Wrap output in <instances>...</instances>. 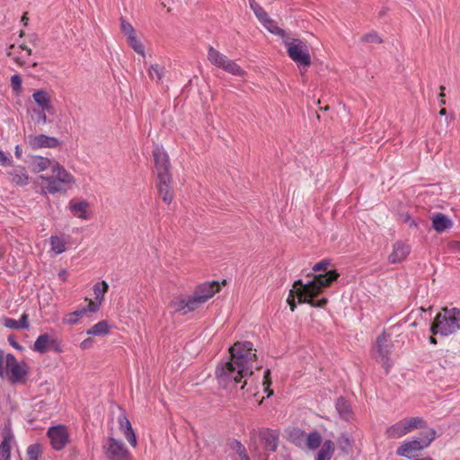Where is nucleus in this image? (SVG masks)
Masks as SVG:
<instances>
[{"instance_id": "f257e3e1", "label": "nucleus", "mask_w": 460, "mask_h": 460, "mask_svg": "<svg viewBox=\"0 0 460 460\" xmlns=\"http://www.w3.org/2000/svg\"><path fill=\"white\" fill-rule=\"evenodd\" d=\"M256 349L251 341H236L229 348L230 359L217 364L215 376L221 388L232 390L243 378L253 374L257 359Z\"/></svg>"}, {"instance_id": "f03ea898", "label": "nucleus", "mask_w": 460, "mask_h": 460, "mask_svg": "<svg viewBox=\"0 0 460 460\" xmlns=\"http://www.w3.org/2000/svg\"><path fill=\"white\" fill-rule=\"evenodd\" d=\"M340 274L336 270H331L326 273H321L314 275V279L311 281L304 284L301 279L295 282L294 287L301 286L296 291V296L299 299V303L309 304L314 307L323 308L324 307L328 300L325 297L315 300V297L321 294L323 288L329 287L332 282L337 280Z\"/></svg>"}, {"instance_id": "7ed1b4c3", "label": "nucleus", "mask_w": 460, "mask_h": 460, "mask_svg": "<svg viewBox=\"0 0 460 460\" xmlns=\"http://www.w3.org/2000/svg\"><path fill=\"white\" fill-rule=\"evenodd\" d=\"M460 329V309L443 307L430 325L433 335L449 336Z\"/></svg>"}, {"instance_id": "20e7f679", "label": "nucleus", "mask_w": 460, "mask_h": 460, "mask_svg": "<svg viewBox=\"0 0 460 460\" xmlns=\"http://www.w3.org/2000/svg\"><path fill=\"white\" fill-rule=\"evenodd\" d=\"M436 437L437 431L434 429H429L421 432L418 438L402 444L396 449V454L406 458H411L414 453L428 447Z\"/></svg>"}, {"instance_id": "39448f33", "label": "nucleus", "mask_w": 460, "mask_h": 460, "mask_svg": "<svg viewBox=\"0 0 460 460\" xmlns=\"http://www.w3.org/2000/svg\"><path fill=\"white\" fill-rule=\"evenodd\" d=\"M289 58L298 66L308 67L311 65V57L306 44L299 39L285 41Z\"/></svg>"}, {"instance_id": "423d86ee", "label": "nucleus", "mask_w": 460, "mask_h": 460, "mask_svg": "<svg viewBox=\"0 0 460 460\" xmlns=\"http://www.w3.org/2000/svg\"><path fill=\"white\" fill-rule=\"evenodd\" d=\"M102 452L109 460H132V456L125 444L113 437L107 438L102 445Z\"/></svg>"}, {"instance_id": "0eeeda50", "label": "nucleus", "mask_w": 460, "mask_h": 460, "mask_svg": "<svg viewBox=\"0 0 460 460\" xmlns=\"http://www.w3.org/2000/svg\"><path fill=\"white\" fill-rule=\"evenodd\" d=\"M392 349L391 340L383 333L376 339V358L380 362L383 367L385 369L386 374L389 372L393 366V362L390 358V353Z\"/></svg>"}, {"instance_id": "6e6552de", "label": "nucleus", "mask_w": 460, "mask_h": 460, "mask_svg": "<svg viewBox=\"0 0 460 460\" xmlns=\"http://www.w3.org/2000/svg\"><path fill=\"white\" fill-rule=\"evenodd\" d=\"M52 448L56 451L62 450L69 442V433L66 426L58 424L51 426L47 430Z\"/></svg>"}, {"instance_id": "1a4fd4ad", "label": "nucleus", "mask_w": 460, "mask_h": 460, "mask_svg": "<svg viewBox=\"0 0 460 460\" xmlns=\"http://www.w3.org/2000/svg\"><path fill=\"white\" fill-rule=\"evenodd\" d=\"M25 142L32 150H38L40 148H55L60 145L58 138L55 137H49L44 134H40L37 136L29 135L25 138Z\"/></svg>"}, {"instance_id": "9d476101", "label": "nucleus", "mask_w": 460, "mask_h": 460, "mask_svg": "<svg viewBox=\"0 0 460 460\" xmlns=\"http://www.w3.org/2000/svg\"><path fill=\"white\" fill-rule=\"evenodd\" d=\"M219 288V283L217 281L199 285L192 295L198 307L218 292Z\"/></svg>"}, {"instance_id": "9b49d317", "label": "nucleus", "mask_w": 460, "mask_h": 460, "mask_svg": "<svg viewBox=\"0 0 460 460\" xmlns=\"http://www.w3.org/2000/svg\"><path fill=\"white\" fill-rule=\"evenodd\" d=\"M153 156L157 178L162 176H172L170 172L171 164L167 153L160 147H155L153 150Z\"/></svg>"}, {"instance_id": "f8f14e48", "label": "nucleus", "mask_w": 460, "mask_h": 460, "mask_svg": "<svg viewBox=\"0 0 460 460\" xmlns=\"http://www.w3.org/2000/svg\"><path fill=\"white\" fill-rule=\"evenodd\" d=\"M279 430L262 428L259 430L258 436L263 443V448L269 452H275L279 443Z\"/></svg>"}, {"instance_id": "ddd939ff", "label": "nucleus", "mask_w": 460, "mask_h": 460, "mask_svg": "<svg viewBox=\"0 0 460 460\" xmlns=\"http://www.w3.org/2000/svg\"><path fill=\"white\" fill-rule=\"evenodd\" d=\"M173 314L181 313L182 315L198 308L192 296L186 298H177L171 301L169 305Z\"/></svg>"}, {"instance_id": "4468645a", "label": "nucleus", "mask_w": 460, "mask_h": 460, "mask_svg": "<svg viewBox=\"0 0 460 460\" xmlns=\"http://www.w3.org/2000/svg\"><path fill=\"white\" fill-rule=\"evenodd\" d=\"M411 248L402 241H397L393 245V252L388 256V261L396 264L403 261L409 255Z\"/></svg>"}, {"instance_id": "2eb2a0df", "label": "nucleus", "mask_w": 460, "mask_h": 460, "mask_svg": "<svg viewBox=\"0 0 460 460\" xmlns=\"http://www.w3.org/2000/svg\"><path fill=\"white\" fill-rule=\"evenodd\" d=\"M157 179V189L162 196L163 201L166 204H170L173 199L172 176H162Z\"/></svg>"}, {"instance_id": "dca6fc26", "label": "nucleus", "mask_w": 460, "mask_h": 460, "mask_svg": "<svg viewBox=\"0 0 460 460\" xmlns=\"http://www.w3.org/2000/svg\"><path fill=\"white\" fill-rule=\"evenodd\" d=\"M3 440L0 444V460H10L11 459V448L12 442L14 439V436L12 429L5 427L3 430Z\"/></svg>"}, {"instance_id": "f3484780", "label": "nucleus", "mask_w": 460, "mask_h": 460, "mask_svg": "<svg viewBox=\"0 0 460 460\" xmlns=\"http://www.w3.org/2000/svg\"><path fill=\"white\" fill-rule=\"evenodd\" d=\"M10 370L9 381L15 384H24L26 376H28V366L24 361H22L19 365L13 366Z\"/></svg>"}, {"instance_id": "a211bd4d", "label": "nucleus", "mask_w": 460, "mask_h": 460, "mask_svg": "<svg viewBox=\"0 0 460 460\" xmlns=\"http://www.w3.org/2000/svg\"><path fill=\"white\" fill-rule=\"evenodd\" d=\"M432 227L438 233H443L453 226V221L445 214L433 213L430 217Z\"/></svg>"}, {"instance_id": "6ab92c4d", "label": "nucleus", "mask_w": 460, "mask_h": 460, "mask_svg": "<svg viewBox=\"0 0 460 460\" xmlns=\"http://www.w3.org/2000/svg\"><path fill=\"white\" fill-rule=\"evenodd\" d=\"M56 344V339H53L49 333L40 334L35 341L32 349L40 353H46L50 347Z\"/></svg>"}, {"instance_id": "aec40b11", "label": "nucleus", "mask_w": 460, "mask_h": 460, "mask_svg": "<svg viewBox=\"0 0 460 460\" xmlns=\"http://www.w3.org/2000/svg\"><path fill=\"white\" fill-rule=\"evenodd\" d=\"M8 174L10 181L18 186H26L29 183V175L23 166H15Z\"/></svg>"}, {"instance_id": "412c9836", "label": "nucleus", "mask_w": 460, "mask_h": 460, "mask_svg": "<svg viewBox=\"0 0 460 460\" xmlns=\"http://www.w3.org/2000/svg\"><path fill=\"white\" fill-rule=\"evenodd\" d=\"M34 102L42 110H47L49 113L54 112V107L51 103L49 93L44 90H38L32 94Z\"/></svg>"}, {"instance_id": "4be33fe9", "label": "nucleus", "mask_w": 460, "mask_h": 460, "mask_svg": "<svg viewBox=\"0 0 460 460\" xmlns=\"http://www.w3.org/2000/svg\"><path fill=\"white\" fill-rule=\"evenodd\" d=\"M119 429L123 432L126 439L132 447H135L137 446V438H136L135 432L132 429L130 421L127 419L126 416H120L119 418Z\"/></svg>"}, {"instance_id": "5701e85b", "label": "nucleus", "mask_w": 460, "mask_h": 460, "mask_svg": "<svg viewBox=\"0 0 460 460\" xmlns=\"http://www.w3.org/2000/svg\"><path fill=\"white\" fill-rule=\"evenodd\" d=\"M336 410L341 419L349 421L353 419L354 413L349 402L344 397H339L335 403Z\"/></svg>"}, {"instance_id": "b1692460", "label": "nucleus", "mask_w": 460, "mask_h": 460, "mask_svg": "<svg viewBox=\"0 0 460 460\" xmlns=\"http://www.w3.org/2000/svg\"><path fill=\"white\" fill-rule=\"evenodd\" d=\"M40 179L46 181L48 184L42 187L40 194L47 195V193L55 194L63 190L62 183L54 176L40 175Z\"/></svg>"}, {"instance_id": "393cba45", "label": "nucleus", "mask_w": 460, "mask_h": 460, "mask_svg": "<svg viewBox=\"0 0 460 460\" xmlns=\"http://www.w3.org/2000/svg\"><path fill=\"white\" fill-rule=\"evenodd\" d=\"M51 171L55 174V178L61 183H72L75 182L74 176L68 172L62 165L58 162H53L51 165Z\"/></svg>"}, {"instance_id": "a878e982", "label": "nucleus", "mask_w": 460, "mask_h": 460, "mask_svg": "<svg viewBox=\"0 0 460 460\" xmlns=\"http://www.w3.org/2000/svg\"><path fill=\"white\" fill-rule=\"evenodd\" d=\"M406 434H408V431L403 420L397 421L396 423L388 427L385 430L386 438L391 439L402 438Z\"/></svg>"}, {"instance_id": "bb28decb", "label": "nucleus", "mask_w": 460, "mask_h": 460, "mask_svg": "<svg viewBox=\"0 0 460 460\" xmlns=\"http://www.w3.org/2000/svg\"><path fill=\"white\" fill-rule=\"evenodd\" d=\"M54 161H51L49 158L35 155L31 156V160L30 161V166L31 168V171L35 173L41 172L45 171L47 168L50 167Z\"/></svg>"}, {"instance_id": "cd10ccee", "label": "nucleus", "mask_w": 460, "mask_h": 460, "mask_svg": "<svg viewBox=\"0 0 460 460\" xmlns=\"http://www.w3.org/2000/svg\"><path fill=\"white\" fill-rule=\"evenodd\" d=\"M334 451H335L334 442L330 439H327L323 443V445L316 456L315 460H331L334 454Z\"/></svg>"}, {"instance_id": "c85d7f7f", "label": "nucleus", "mask_w": 460, "mask_h": 460, "mask_svg": "<svg viewBox=\"0 0 460 460\" xmlns=\"http://www.w3.org/2000/svg\"><path fill=\"white\" fill-rule=\"evenodd\" d=\"M228 58L217 50L214 47L208 48V60L215 66L221 68Z\"/></svg>"}, {"instance_id": "c756f323", "label": "nucleus", "mask_w": 460, "mask_h": 460, "mask_svg": "<svg viewBox=\"0 0 460 460\" xmlns=\"http://www.w3.org/2000/svg\"><path fill=\"white\" fill-rule=\"evenodd\" d=\"M89 207V203L85 200H82L76 203H70L71 212L77 217L82 219H88L89 217L87 215V208Z\"/></svg>"}, {"instance_id": "7c9ffc66", "label": "nucleus", "mask_w": 460, "mask_h": 460, "mask_svg": "<svg viewBox=\"0 0 460 460\" xmlns=\"http://www.w3.org/2000/svg\"><path fill=\"white\" fill-rule=\"evenodd\" d=\"M408 433L417 429H425L427 427L426 420L421 417H411L402 419Z\"/></svg>"}, {"instance_id": "2f4dec72", "label": "nucleus", "mask_w": 460, "mask_h": 460, "mask_svg": "<svg viewBox=\"0 0 460 460\" xmlns=\"http://www.w3.org/2000/svg\"><path fill=\"white\" fill-rule=\"evenodd\" d=\"M166 69L164 66L159 64L151 65L148 68V75L152 80L161 83L165 76Z\"/></svg>"}, {"instance_id": "473e14b6", "label": "nucleus", "mask_w": 460, "mask_h": 460, "mask_svg": "<svg viewBox=\"0 0 460 460\" xmlns=\"http://www.w3.org/2000/svg\"><path fill=\"white\" fill-rule=\"evenodd\" d=\"M322 442H323V438L318 431L314 430L310 433H307L305 444L309 449H311V450L317 449L322 445Z\"/></svg>"}, {"instance_id": "72a5a7b5", "label": "nucleus", "mask_w": 460, "mask_h": 460, "mask_svg": "<svg viewBox=\"0 0 460 460\" xmlns=\"http://www.w3.org/2000/svg\"><path fill=\"white\" fill-rule=\"evenodd\" d=\"M110 325L107 321H100L95 323L91 329L87 330L88 335L102 336L109 333Z\"/></svg>"}, {"instance_id": "f704fd0d", "label": "nucleus", "mask_w": 460, "mask_h": 460, "mask_svg": "<svg viewBox=\"0 0 460 460\" xmlns=\"http://www.w3.org/2000/svg\"><path fill=\"white\" fill-rule=\"evenodd\" d=\"M261 22L272 34L279 36L281 38H284L286 36V31L280 27H279L276 22L273 21L269 15L267 16V19L262 20Z\"/></svg>"}, {"instance_id": "c9c22d12", "label": "nucleus", "mask_w": 460, "mask_h": 460, "mask_svg": "<svg viewBox=\"0 0 460 460\" xmlns=\"http://www.w3.org/2000/svg\"><path fill=\"white\" fill-rule=\"evenodd\" d=\"M306 435L304 430L300 429H294L289 432V440L297 447H301L305 443Z\"/></svg>"}, {"instance_id": "e433bc0d", "label": "nucleus", "mask_w": 460, "mask_h": 460, "mask_svg": "<svg viewBox=\"0 0 460 460\" xmlns=\"http://www.w3.org/2000/svg\"><path fill=\"white\" fill-rule=\"evenodd\" d=\"M226 72L232 74L234 75L241 76L244 74L243 69L237 65L234 60L227 58L226 63L221 67Z\"/></svg>"}, {"instance_id": "4c0bfd02", "label": "nucleus", "mask_w": 460, "mask_h": 460, "mask_svg": "<svg viewBox=\"0 0 460 460\" xmlns=\"http://www.w3.org/2000/svg\"><path fill=\"white\" fill-rule=\"evenodd\" d=\"M50 245L51 250L55 252L56 254H61L66 251V242L58 235H53L50 237Z\"/></svg>"}, {"instance_id": "58836bf2", "label": "nucleus", "mask_w": 460, "mask_h": 460, "mask_svg": "<svg viewBox=\"0 0 460 460\" xmlns=\"http://www.w3.org/2000/svg\"><path fill=\"white\" fill-rule=\"evenodd\" d=\"M129 46L138 54L145 57V48L141 41L137 38L136 33L127 37Z\"/></svg>"}, {"instance_id": "ea45409f", "label": "nucleus", "mask_w": 460, "mask_h": 460, "mask_svg": "<svg viewBox=\"0 0 460 460\" xmlns=\"http://www.w3.org/2000/svg\"><path fill=\"white\" fill-rule=\"evenodd\" d=\"M109 285L106 281L102 280L101 282H97L93 286V293L95 296V300L102 301L104 294L108 291Z\"/></svg>"}, {"instance_id": "a19ab883", "label": "nucleus", "mask_w": 460, "mask_h": 460, "mask_svg": "<svg viewBox=\"0 0 460 460\" xmlns=\"http://www.w3.org/2000/svg\"><path fill=\"white\" fill-rule=\"evenodd\" d=\"M84 311L83 309H77L70 314H67L64 319L63 322L65 323L74 325L76 324L79 322V319L84 315Z\"/></svg>"}, {"instance_id": "79ce46f5", "label": "nucleus", "mask_w": 460, "mask_h": 460, "mask_svg": "<svg viewBox=\"0 0 460 460\" xmlns=\"http://www.w3.org/2000/svg\"><path fill=\"white\" fill-rule=\"evenodd\" d=\"M337 443H338L341 450L343 453H345V454L349 453L352 445H351V440L348 434H346V433L341 434V436L338 438Z\"/></svg>"}, {"instance_id": "37998d69", "label": "nucleus", "mask_w": 460, "mask_h": 460, "mask_svg": "<svg viewBox=\"0 0 460 460\" xmlns=\"http://www.w3.org/2000/svg\"><path fill=\"white\" fill-rule=\"evenodd\" d=\"M228 446L230 449L234 451L240 458H243L248 456L245 447L237 439H232L229 441Z\"/></svg>"}, {"instance_id": "c03bdc74", "label": "nucleus", "mask_w": 460, "mask_h": 460, "mask_svg": "<svg viewBox=\"0 0 460 460\" xmlns=\"http://www.w3.org/2000/svg\"><path fill=\"white\" fill-rule=\"evenodd\" d=\"M28 460H39L42 454V448L40 444H31L26 450Z\"/></svg>"}, {"instance_id": "a18cd8bd", "label": "nucleus", "mask_w": 460, "mask_h": 460, "mask_svg": "<svg viewBox=\"0 0 460 460\" xmlns=\"http://www.w3.org/2000/svg\"><path fill=\"white\" fill-rule=\"evenodd\" d=\"M250 7L253 11L254 14L258 18L260 22L262 20L267 19V16L269 15L265 10L255 1V0H249Z\"/></svg>"}, {"instance_id": "49530a36", "label": "nucleus", "mask_w": 460, "mask_h": 460, "mask_svg": "<svg viewBox=\"0 0 460 460\" xmlns=\"http://www.w3.org/2000/svg\"><path fill=\"white\" fill-rule=\"evenodd\" d=\"M120 30L127 37L136 33L133 26L124 17H120Z\"/></svg>"}, {"instance_id": "de8ad7c7", "label": "nucleus", "mask_w": 460, "mask_h": 460, "mask_svg": "<svg viewBox=\"0 0 460 460\" xmlns=\"http://www.w3.org/2000/svg\"><path fill=\"white\" fill-rule=\"evenodd\" d=\"M33 112L35 114L34 121L36 124L45 125L48 122L47 115H46V112H48L47 110H42V109L33 110Z\"/></svg>"}, {"instance_id": "09e8293b", "label": "nucleus", "mask_w": 460, "mask_h": 460, "mask_svg": "<svg viewBox=\"0 0 460 460\" xmlns=\"http://www.w3.org/2000/svg\"><path fill=\"white\" fill-rule=\"evenodd\" d=\"M361 40L367 43H382L383 40L380 36L376 31H371L369 33L365 34Z\"/></svg>"}, {"instance_id": "8fccbe9b", "label": "nucleus", "mask_w": 460, "mask_h": 460, "mask_svg": "<svg viewBox=\"0 0 460 460\" xmlns=\"http://www.w3.org/2000/svg\"><path fill=\"white\" fill-rule=\"evenodd\" d=\"M22 77L19 75H13L11 77V87L13 92L20 93L22 90Z\"/></svg>"}, {"instance_id": "3c124183", "label": "nucleus", "mask_w": 460, "mask_h": 460, "mask_svg": "<svg viewBox=\"0 0 460 460\" xmlns=\"http://www.w3.org/2000/svg\"><path fill=\"white\" fill-rule=\"evenodd\" d=\"M101 303L102 302L99 300H95V301L90 300L87 306L83 307L82 309H83V311H84V314H86L87 312L95 313L99 310Z\"/></svg>"}, {"instance_id": "603ef678", "label": "nucleus", "mask_w": 460, "mask_h": 460, "mask_svg": "<svg viewBox=\"0 0 460 460\" xmlns=\"http://www.w3.org/2000/svg\"><path fill=\"white\" fill-rule=\"evenodd\" d=\"M3 323L4 327L13 330H20L18 321L9 318V317H4L3 318Z\"/></svg>"}, {"instance_id": "864d4df0", "label": "nucleus", "mask_w": 460, "mask_h": 460, "mask_svg": "<svg viewBox=\"0 0 460 460\" xmlns=\"http://www.w3.org/2000/svg\"><path fill=\"white\" fill-rule=\"evenodd\" d=\"M331 264L330 262V260H323L317 263H315L313 267V270L314 271H321V270H323L325 271L324 273H326L328 270H327V267Z\"/></svg>"}, {"instance_id": "5fc2aeb1", "label": "nucleus", "mask_w": 460, "mask_h": 460, "mask_svg": "<svg viewBox=\"0 0 460 460\" xmlns=\"http://www.w3.org/2000/svg\"><path fill=\"white\" fill-rule=\"evenodd\" d=\"M271 380H270V370L267 369L264 372L263 376V385L265 386V391L268 392V396L273 394L272 390H269L268 387L270 385Z\"/></svg>"}, {"instance_id": "6e6d98bb", "label": "nucleus", "mask_w": 460, "mask_h": 460, "mask_svg": "<svg viewBox=\"0 0 460 460\" xmlns=\"http://www.w3.org/2000/svg\"><path fill=\"white\" fill-rule=\"evenodd\" d=\"M19 328L22 330H28L30 327L29 315L23 313L21 318L18 320Z\"/></svg>"}, {"instance_id": "4d7b16f0", "label": "nucleus", "mask_w": 460, "mask_h": 460, "mask_svg": "<svg viewBox=\"0 0 460 460\" xmlns=\"http://www.w3.org/2000/svg\"><path fill=\"white\" fill-rule=\"evenodd\" d=\"M5 361H6V367L7 368H12L13 366H15V365H19L20 363L17 361L16 358L11 354V353H8L6 354L5 356Z\"/></svg>"}, {"instance_id": "13d9d810", "label": "nucleus", "mask_w": 460, "mask_h": 460, "mask_svg": "<svg viewBox=\"0 0 460 460\" xmlns=\"http://www.w3.org/2000/svg\"><path fill=\"white\" fill-rule=\"evenodd\" d=\"M7 341H8L9 344L15 349L21 350V351L24 349V348L16 341L14 335H13V334L9 335L7 338Z\"/></svg>"}, {"instance_id": "bf43d9fd", "label": "nucleus", "mask_w": 460, "mask_h": 460, "mask_svg": "<svg viewBox=\"0 0 460 460\" xmlns=\"http://www.w3.org/2000/svg\"><path fill=\"white\" fill-rule=\"evenodd\" d=\"M93 343V339H91V338H87V339L84 340V341L80 343V348H81L82 349H89V348H91V347H92Z\"/></svg>"}, {"instance_id": "052dcab7", "label": "nucleus", "mask_w": 460, "mask_h": 460, "mask_svg": "<svg viewBox=\"0 0 460 460\" xmlns=\"http://www.w3.org/2000/svg\"><path fill=\"white\" fill-rule=\"evenodd\" d=\"M0 164L3 165L12 164V160H10L8 157H6L1 149H0Z\"/></svg>"}, {"instance_id": "680f3d73", "label": "nucleus", "mask_w": 460, "mask_h": 460, "mask_svg": "<svg viewBox=\"0 0 460 460\" xmlns=\"http://www.w3.org/2000/svg\"><path fill=\"white\" fill-rule=\"evenodd\" d=\"M4 353L3 349H0V376H3L4 374Z\"/></svg>"}, {"instance_id": "e2e57ef3", "label": "nucleus", "mask_w": 460, "mask_h": 460, "mask_svg": "<svg viewBox=\"0 0 460 460\" xmlns=\"http://www.w3.org/2000/svg\"><path fill=\"white\" fill-rule=\"evenodd\" d=\"M287 301H288V305H290L291 311L294 312L295 308H296V303H295L294 296L292 294H290L289 296L288 297Z\"/></svg>"}, {"instance_id": "0e129e2a", "label": "nucleus", "mask_w": 460, "mask_h": 460, "mask_svg": "<svg viewBox=\"0 0 460 460\" xmlns=\"http://www.w3.org/2000/svg\"><path fill=\"white\" fill-rule=\"evenodd\" d=\"M67 276H68V272L66 270H61L59 272H58V278L60 280L62 281H66V279H67Z\"/></svg>"}, {"instance_id": "69168bd1", "label": "nucleus", "mask_w": 460, "mask_h": 460, "mask_svg": "<svg viewBox=\"0 0 460 460\" xmlns=\"http://www.w3.org/2000/svg\"><path fill=\"white\" fill-rule=\"evenodd\" d=\"M22 149L21 146L17 145L15 146V150H14L15 157L18 158V159H21L22 158Z\"/></svg>"}, {"instance_id": "338daca9", "label": "nucleus", "mask_w": 460, "mask_h": 460, "mask_svg": "<svg viewBox=\"0 0 460 460\" xmlns=\"http://www.w3.org/2000/svg\"><path fill=\"white\" fill-rule=\"evenodd\" d=\"M19 48L21 49H23L27 52V55H31V49L30 48H28L26 45L22 44V45H20Z\"/></svg>"}, {"instance_id": "774afa93", "label": "nucleus", "mask_w": 460, "mask_h": 460, "mask_svg": "<svg viewBox=\"0 0 460 460\" xmlns=\"http://www.w3.org/2000/svg\"><path fill=\"white\" fill-rule=\"evenodd\" d=\"M50 349H53L55 351H58V352L60 351L59 344L58 343L57 341H56V344H54V346L50 347Z\"/></svg>"}]
</instances>
